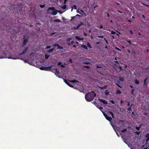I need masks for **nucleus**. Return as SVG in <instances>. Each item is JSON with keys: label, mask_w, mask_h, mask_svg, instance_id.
<instances>
[{"label": "nucleus", "mask_w": 149, "mask_h": 149, "mask_svg": "<svg viewBox=\"0 0 149 149\" xmlns=\"http://www.w3.org/2000/svg\"><path fill=\"white\" fill-rule=\"evenodd\" d=\"M96 96V94L93 91L88 92L85 94V98L87 102H91L93 100L94 97Z\"/></svg>", "instance_id": "1"}, {"label": "nucleus", "mask_w": 149, "mask_h": 149, "mask_svg": "<svg viewBox=\"0 0 149 149\" xmlns=\"http://www.w3.org/2000/svg\"><path fill=\"white\" fill-rule=\"evenodd\" d=\"M29 39V36L26 35H25L23 36V41L22 44V47L24 46L28 42Z\"/></svg>", "instance_id": "2"}, {"label": "nucleus", "mask_w": 149, "mask_h": 149, "mask_svg": "<svg viewBox=\"0 0 149 149\" xmlns=\"http://www.w3.org/2000/svg\"><path fill=\"white\" fill-rule=\"evenodd\" d=\"M148 77H147L144 80V83L143 84V86L144 87L147 88L148 87V83H147V81L148 79Z\"/></svg>", "instance_id": "3"}, {"label": "nucleus", "mask_w": 149, "mask_h": 149, "mask_svg": "<svg viewBox=\"0 0 149 149\" xmlns=\"http://www.w3.org/2000/svg\"><path fill=\"white\" fill-rule=\"evenodd\" d=\"M53 46L54 47H58L57 49H63V47L62 46H60L59 45L58 43L55 44L54 43L53 44Z\"/></svg>", "instance_id": "4"}, {"label": "nucleus", "mask_w": 149, "mask_h": 149, "mask_svg": "<svg viewBox=\"0 0 149 149\" xmlns=\"http://www.w3.org/2000/svg\"><path fill=\"white\" fill-rule=\"evenodd\" d=\"M29 48L28 47H25L22 53H21L19 55H22L24 54H25L27 53L28 50Z\"/></svg>", "instance_id": "5"}, {"label": "nucleus", "mask_w": 149, "mask_h": 149, "mask_svg": "<svg viewBox=\"0 0 149 149\" xmlns=\"http://www.w3.org/2000/svg\"><path fill=\"white\" fill-rule=\"evenodd\" d=\"M104 115L105 116L106 118L109 122H111L112 120V118L108 116L106 114H104Z\"/></svg>", "instance_id": "6"}, {"label": "nucleus", "mask_w": 149, "mask_h": 149, "mask_svg": "<svg viewBox=\"0 0 149 149\" xmlns=\"http://www.w3.org/2000/svg\"><path fill=\"white\" fill-rule=\"evenodd\" d=\"M99 100L101 102L103 103L104 104H108L107 102L104 100H102L100 98H98Z\"/></svg>", "instance_id": "7"}, {"label": "nucleus", "mask_w": 149, "mask_h": 149, "mask_svg": "<svg viewBox=\"0 0 149 149\" xmlns=\"http://www.w3.org/2000/svg\"><path fill=\"white\" fill-rule=\"evenodd\" d=\"M52 66L45 67V70L47 71H50L52 69Z\"/></svg>", "instance_id": "8"}, {"label": "nucleus", "mask_w": 149, "mask_h": 149, "mask_svg": "<svg viewBox=\"0 0 149 149\" xmlns=\"http://www.w3.org/2000/svg\"><path fill=\"white\" fill-rule=\"evenodd\" d=\"M54 72L55 73V74L56 75H57L60 73L59 71L57 69V68H55L54 70Z\"/></svg>", "instance_id": "9"}, {"label": "nucleus", "mask_w": 149, "mask_h": 149, "mask_svg": "<svg viewBox=\"0 0 149 149\" xmlns=\"http://www.w3.org/2000/svg\"><path fill=\"white\" fill-rule=\"evenodd\" d=\"M145 137L147 138V139L146 140V142H148L149 141V133H147L145 135Z\"/></svg>", "instance_id": "10"}, {"label": "nucleus", "mask_w": 149, "mask_h": 149, "mask_svg": "<svg viewBox=\"0 0 149 149\" xmlns=\"http://www.w3.org/2000/svg\"><path fill=\"white\" fill-rule=\"evenodd\" d=\"M64 82L70 87H72L73 86L72 85L70 84L68 82V81L66 79L64 80Z\"/></svg>", "instance_id": "11"}, {"label": "nucleus", "mask_w": 149, "mask_h": 149, "mask_svg": "<svg viewBox=\"0 0 149 149\" xmlns=\"http://www.w3.org/2000/svg\"><path fill=\"white\" fill-rule=\"evenodd\" d=\"M84 23H83L81 22H80L79 23L77 26V28H79L81 26L84 25Z\"/></svg>", "instance_id": "12"}, {"label": "nucleus", "mask_w": 149, "mask_h": 149, "mask_svg": "<svg viewBox=\"0 0 149 149\" xmlns=\"http://www.w3.org/2000/svg\"><path fill=\"white\" fill-rule=\"evenodd\" d=\"M75 38L78 40H84L83 38H80L79 36H75Z\"/></svg>", "instance_id": "13"}, {"label": "nucleus", "mask_w": 149, "mask_h": 149, "mask_svg": "<svg viewBox=\"0 0 149 149\" xmlns=\"http://www.w3.org/2000/svg\"><path fill=\"white\" fill-rule=\"evenodd\" d=\"M81 47L82 48H83L84 49H85L86 50L88 49V48L87 47L86 45H81Z\"/></svg>", "instance_id": "14"}, {"label": "nucleus", "mask_w": 149, "mask_h": 149, "mask_svg": "<svg viewBox=\"0 0 149 149\" xmlns=\"http://www.w3.org/2000/svg\"><path fill=\"white\" fill-rule=\"evenodd\" d=\"M107 87V85H105L104 87H100L99 86V88H100L102 90L105 89H106Z\"/></svg>", "instance_id": "15"}, {"label": "nucleus", "mask_w": 149, "mask_h": 149, "mask_svg": "<svg viewBox=\"0 0 149 149\" xmlns=\"http://www.w3.org/2000/svg\"><path fill=\"white\" fill-rule=\"evenodd\" d=\"M102 65L101 64H98L96 65L97 68H102Z\"/></svg>", "instance_id": "16"}, {"label": "nucleus", "mask_w": 149, "mask_h": 149, "mask_svg": "<svg viewBox=\"0 0 149 149\" xmlns=\"http://www.w3.org/2000/svg\"><path fill=\"white\" fill-rule=\"evenodd\" d=\"M48 10H50L53 11H54L56 10L55 8L54 7H51L48 8Z\"/></svg>", "instance_id": "17"}, {"label": "nucleus", "mask_w": 149, "mask_h": 149, "mask_svg": "<svg viewBox=\"0 0 149 149\" xmlns=\"http://www.w3.org/2000/svg\"><path fill=\"white\" fill-rule=\"evenodd\" d=\"M116 94H121L122 93L119 90V89H118L116 91Z\"/></svg>", "instance_id": "18"}, {"label": "nucleus", "mask_w": 149, "mask_h": 149, "mask_svg": "<svg viewBox=\"0 0 149 149\" xmlns=\"http://www.w3.org/2000/svg\"><path fill=\"white\" fill-rule=\"evenodd\" d=\"M69 81L72 83H74L76 82H79L78 81L76 80H75L71 81L69 80Z\"/></svg>", "instance_id": "19"}, {"label": "nucleus", "mask_w": 149, "mask_h": 149, "mask_svg": "<svg viewBox=\"0 0 149 149\" xmlns=\"http://www.w3.org/2000/svg\"><path fill=\"white\" fill-rule=\"evenodd\" d=\"M87 45L88 47L90 48H92V47L91 46L90 43L89 42H87Z\"/></svg>", "instance_id": "20"}, {"label": "nucleus", "mask_w": 149, "mask_h": 149, "mask_svg": "<svg viewBox=\"0 0 149 149\" xmlns=\"http://www.w3.org/2000/svg\"><path fill=\"white\" fill-rule=\"evenodd\" d=\"M135 83L136 84H139V81L137 79H135L134 81Z\"/></svg>", "instance_id": "21"}, {"label": "nucleus", "mask_w": 149, "mask_h": 149, "mask_svg": "<svg viewBox=\"0 0 149 149\" xmlns=\"http://www.w3.org/2000/svg\"><path fill=\"white\" fill-rule=\"evenodd\" d=\"M54 22H61V20L59 19H54Z\"/></svg>", "instance_id": "22"}, {"label": "nucleus", "mask_w": 149, "mask_h": 149, "mask_svg": "<svg viewBox=\"0 0 149 149\" xmlns=\"http://www.w3.org/2000/svg\"><path fill=\"white\" fill-rule=\"evenodd\" d=\"M109 113H110L111 114V116L113 118H114V116L113 113L112 112L110 111L109 112Z\"/></svg>", "instance_id": "23"}, {"label": "nucleus", "mask_w": 149, "mask_h": 149, "mask_svg": "<svg viewBox=\"0 0 149 149\" xmlns=\"http://www.w3.org/2000/svg\"><path fill=\"white\" fill-rule=\"evenodd\" d=\"M57 12L56 10V11H54L52 12V14L53 15H55L57 14Z\"/></svg>", "instance_id": "24"}, {"label": "nucleus", "mask_w": 149, "mask_h": 149, "mask_svg": "<svg viewBox=\"0 0 149 149\" xmlns=\"http://www.w3.org/2000/svg\"><path fill=\"white\" fill-rule=\"evenodd\" d=\"M54 48L51 49H50L49 50L47 51V52H53V51H54Z\"/></svg>", "instance_id": "25"}, {"label": "nucleus", "mask_w": 149, "mask_h": 149, "mask_svg": "<svg viewBox=\"0 0 149 149\" xmlns=\"http://www.w3.org/2000/svg\"><path fill=\"white\" fill-rule=\"evenodd\" d=\"M132 105H133V104H132L130 105V107L127 109V110L129 111H131L132 110L131 107L132 106Z\"/></svg>", "instance_id": "26"}, {"label": "nucleus", "mask_w": 149, "mask_h": 149, "mask_svg": "<svg viewBox=\"0 0 149 149\" xmlns=\"http://www.w3.org/2000/svg\"><path fill=\"white\" fill-rule=\"evenodd\" d=\"M104 93L106 95H107L109 94V92L108 90H106L104 91Z\"/></svg>", "instance_id": "27"}, {"label": "nucleus", "mask_w": 149, "mask_h": 149, "mask_svg": "<svg viewBox=\"0 0 149 149\" xmlns=\"http://www.w3.org/2000/svg\"><path fill=\"white\" fill-rule=\"evenodd\" d=\"M100 29H103L104 30H105V27H103L102 25L101 24L100 27H99Z\"/></svg>", "instance_id": "28"}, {"label": "nucleus", "mask_w": 149, "mask_h": 149, "mask_svg": "<svg viewBox=\"0 0 149 149\" xmlns=\"http://www.w3.org/2000/svg\"><path fill=\"white\" fill-rule=\"evenodd\" d=\"M62 8L63 9H65L66 8V5H64L62 7Z\"/></svg>", "instance_id": "29"}, {"label": "nucleus", "mask_w": 149, "mask_h": 149, "mask_svg": "<svg viewBox=\"0 0 149 149\" xmlns=\"http://www.w3.org/2000/svg\"><path fill=\"white\" fill-rule=\"evenodd\" d=\"M126 131H127V129H124L121 130L120 131L122 132H126Z\"/></svg>", "instance_id": "30"}, {"label": "nucleus", "mask_w": 149, "mask_h": 149, "mask_svg": "<svg viewBox=\"0 0 149 149\" xmlns=\"http://www.w3.org/2000/svg\"><path fill=\"white\" fill-rule=\"evenodd\" d=\"M95 105L98 108H100V106L97 103H96V104H95Z\"/></svg>", "instance_id": "31"}, {"label": "nucleus", "mask_w": 149, "mask_h": 149, "mask_svg": "<svg viewBox=\"0 0 149 149\" xmlns=\"http://www.w3.org/2000/svg\"><path fill=\"white\" fill-rule=\"evenodd\" d=\"M45 67L42 66L40 68V69L42 70H45Z\"/></svg>", "instance_id": "32"}, {"label": "nucleus", "mask_w": 149, "mask_h": 149, "mask_svg": "<svg viewBox=\"0 0 149 149\" xmlns=\"http://www.w3.org/2000/svg\"><path fill=\"white\" fill-rule=\"evenodd\" d=\"M49 55H45V58L46 59H47L49 57Z\"/></svg>", "instance_id": "33"}, {"label": "nucleus", "mask_w": 149, "mask_h": 149, "mask_svg": "<svg viewBox=\"0 0 149 149\" xmlns=\"http://www.w3.org/2000/svg\"><path fill=\"white\" fill-rule=\"evenodd\" d=\"M135 90L134 89H132L131 92V93L132 94V95L134 94V91Z\"/></svg>", "instance_id": "34"}, {"label": "nucleus", "mask_w": 149, "mask_h": 149, "mask_svg": "<svg viewBox=\"0 0 149 149\" xmlns=\"http://www.w3.org/2000/svg\"><path fill=\"white\" fill-rule=\"evenodd\" d=\"M40 8H43L45 6V5H40Z\"/></svg>", "instance_id": "35"}, {"label": "nucleus", "mask_w": 149, "mask_h": 149, "mask_svg": "<svg viewBox=\"0 0 149 149\" xmlns=\"http://www.w3.org/2000/svg\"><path fill=\"white\" fill-rule=\"evenodd\" d=\"M119 80L120 81H123V77H120Z\"/></svg>", "instance_id": "36"}, {"label": "nucleus", "mask_w": 149, "mask_h": 149, "mask_svg": "<svg viewBox=\"0 0 149 149\" xmlns=\"http://www.w3.org/2000/svg\"><path fill=\"white\" fill-rule=\"evenodd\" d=\"M115 49L117 50H118L119 51H121V50L119 48H118L117 47H115Z\"/></svg>", "instance_id": "37"}, {"label": "nucleus", "mask_w": 149, "mask_h": 149, "mask_svg": "<svg viewBox=\"0 0 149 149\" xmlns=\"http://www.w3.org/2000/svg\"><path fill=\"white\" fill-rule=\"evenodd\" d=\"M140 132H135V133L137 135H139L140 133Z\"/></svg>", "instance_id": "38"}, {"label": "nucleus", "mask_w": 149, "mask_h": 149, "mask_svg": "<svg viewBox=\"0 0 149 149\" xmlns=\"http://www.w3.org/2000/svg\"><path fill=\"white\" fill-rule=\"evenodd\" d=\"M73 29H75V30H77V29L78 28H77V26H74L73 27V28H72Z\"/></svg>", "instance_id": "39"}, {"label": "nucleus", "mask_w": 149, "mask_h": 149, "mask_svg": "<svg viewBox=\"0 0 149 149\" xmlns=\"http://www.w3.org/2000/svg\"><path fill=\"white\" fill-rule=\"evenodd\" d=\"M97 37L99 38H104V36L103 35L102 36H97Z\"/></svg>", "instance_id": "40"}, {"label": "nucleus", "mask_w": 149, "mask_h": 149, "mask_svg": "<svg viewBox=\"0 0 149 149\" xmlns=\"http://www.w3.org/2000/svg\"><path fill=\"white\" fill-rule=\"evenodd\" d=\"M140 128V127H138L136 126V127L135 128H136V130H139V128Z\"/></svg>", "instance_id": "41"}, {"label": "nucleus", "mask_w": 149, "mask_h": 149, "mask_svg": "<svg viewBox=\"0 0 149 149\" xmlns=\"http://www.w3.org/2000/svg\"><path fill=\"white\" fill-rule=\"evenodd\" d=\"M84 67L88 69H89L90 68V67L88 66H84Z\"/></svg>", "instance_id": "42"}, {"label": "nucleus", "mask_w": 149, "mask_h": 149, "mask_svg": "<svg viewBox=\"0 0 149 149\" xmlns=\"http://www.w3.org/2000/svg\"><path fill=\"white\" fill-rule=\"evenodd\" d=\"M118 68L119 69L120 71H121L123 69L121 66H119L118 67Z\"/></svg>", "instance_id": "43"}, {"label": "nucleus", "mask_w": 149, "mask_h": 149, "mask_svg": "<svg viewBox=\"0 0 149 149\" xmlns=\"http://www.w3.org/2000/svg\"><path fill=\"white\" fill-rule=\"evenodd\" d=\"M111 33L112 34L114 35V34H116V33L115 31H112L111 32Z\"/></svg>", "instance_id": "44"}, {"label": "nucleus", "mask_w": 149, "mask_h": 149, "mask_svg": "<svg viewBox=\"0 0 149 149\" xmlns=\"http://www.w3.org/2000/svg\"><path fill=\"white\" fill-rule=\"evenodd\" d=\"M51 47V46H47L46 47V49H49Z\"/></svg>", "instance_id": "45"}, {"label": "nucleus", "mask_w": 149, "mask_h": 149, "mask_svg": "<svg viewBox=\"0 0 149 149\" xmlns=\"http://www.w3.org/2000/svg\"><path fill=\"white\" fill-rule=\"evenodd\" d=\"M61 62H58V63H57V65H61Z\"/></svg>", "instance_id": "46"}, {"label": "nucleus", "mask_w": 149, "mask_h": 149, "mask_svg": "<svg viewBox=\"0 0 149 149\" xmlns=\"http://www.w3.org/2000/svg\"><path fill=\"white\" fill-rule=\"evenodd\" d=\"M127 41L130 44H131V43L130 39H128L127 40Z\"/></svg>", "instance_id": "47"}, {"label": "nucleus", "mask_w": 149, "mask_h": 149, "mask_svg": "<svg viewBox=\"0 0 149 149\" xmlns=\"http://www.w3.org/2000/svg\"><path fill=\"white\" fill-rule=\"evenodd\" d=\"M116 85L118 86V87H120V88H121L122 87L120 86L119 84H117V83H116Z\"/></svg>", "instance_id": "48"}, {"label": "nucleus", "mask_w": 149, "mask_h": 149, "mask_svg": "<svg viewBox=\"0 0 149 149\" xmlns=\"http://www.w3.org/2000/svg\"><path fill=\"white\" fill-rule=\"evenodd\" d=\"M111 102L112 104H114L115 102H114V101L113 100H111Z\"/></svg>", "instance_id": "49"}, {"label": "nucleus", "mask_w": 149, "mask_h": 149, "mask_svg": "<svg viewBox=\"0 0 149 149\" xmlns=\"http://www.w3.org/2000/svg\"><path fill=\"white\" fill-rule=\"evenodd\" d=\"M130 105V102H128L127 104V106H129Z\"/></svg>", "instance_id": "50"}, {"label": "nucleus", "mask_w": 149, "mask_h": 149, "mask_svg": "<svg viewBox=\"0 0 149 149\" xmlns=\"http://www.w3.org/2000/svg\"><path fill=\"white\" fill-rule=\"evenodd\" d=\"M143 5L144 6H146L147 7H149V6L148 5H147V4H146L144 3H143Z\"/></svg>", "instance_id": "51"}, {"label": "nucleus", "mask_w": 149, "mask_h": 149, "mask_svg": "<svg viewBox=\"0 0 149 149\" xmlns=\"http://www.w3.org/2000/svg\"><path fill=\"white\" fill-rule=\"evenodd\" d=\"M104 40L106 41V43H107V44H108V41L105 38H104Z\"/></svg>", "instance_id": "52"}, {"label": "nucleus", "mask_w": 149, "mask_h": 149, "mask_svg": "<svg viewBox=\"0 0 149 149\" xmlns=\"http://www.w3.org/2000/svg\"><path fill=\"white\" fill-rule=\"evenodd\" d=\"M141 17L142 18H144L145 19V16H144V15H142L141 16Z\"/></svg>", "instance_id": "53"}, {"label": "nucleus", "mask_w": 149, "mask_h": 149, "mask_svg": "<svg viewBox=\"0 0 149 149\" xmlns=\"http://www.w3.org/2000/svg\"><path fill=\"white\" fill-rule=\"evenodd\" d=\"M103 108L102 107L100 106L98 109H99L100 110H101Z\"/></svg>", "instance_id": "54"}, {"label": "nucleus", "mask_w": 149, "mask_h": 149, "mask_svg": "<svg viewBox=\"0 0 149 149\" xmlns=\"http://www.w3.org/2000/svg\"><path fill=\"white\" fill-rule=\"evenodd\" d=\"M69 61L70 63H72V60L71 59H70L69 60Z\"/></svg>", "instance_id": "55"}, {"label": "nucleus", "mask_w": 149, "mask_h": 149, "mask_svg": "<svg viewBox=\"0 0 149 149\" xmlns=\"http://www.w3.org/2000/svg\"><path fill=\"white\" fill-rule=\"evenodd\" d=\"M84 36H87V34L86 33H84Z\"/></svg>", "instance_id": "56"}, {"label": "nucleus", "mask_w": 149, "mask_h": 149, "mask_svg": "<svg viewBox=\"0 0 149 149\" xmlns=\"http://www.w3.org/2000/svg\"><path fill=\"white\" fill-rule=\"evenodd\" d=\"M84 63L85 64H88L89 63L88 62H84Z\"/></svg>", "instance_id": "57"}, {"label": "nucleus", "mask_w": 149, "mask_h": 149, "mask_svg": "<svg viewBox=\"0 0 149 149\" xmlns=\"http://www.w3.org/2000/svg\"><path fill=\"white\" fill-rule=\"evenodd\" d=\"M74 9H77V7H76V5H74Z\"/></svg>", "instance_id": "58"}, {"label": "nucleus", "mask_w": 149, "mask_h": 149, "mask_svg": "<svg viewBox=\"0 0 149 149\" xmlns=\"http://www.w3.org/2000/svg\"><path fill=\"white\" fill-rule=\"evenodd\" d=\"M130 33L131 34H133V32L131 30L130 31Z\"/></svg>", "instance_id": "59"}, {"label": "nucleus", "mask_w": 149, "mask_h": 149, "mask_svg": "<svg viewBox=\"0 0 149 149\" xmlns=\"http://www.w3.org/2000/svg\"><path fill=\"white\" fill-rule=\"evenodd\" d=\"M61 67L62 68H63L65 67V66L63 65H61Z\"/></svg>", "instance_id": "60"}, {"label": "nucleus", "mask_w": 149, "mask_h": 149, "mask_svg": "<svg viewBox=\"0 0 149 149\" xmlns=\"http://www.w3.org/2000/svg\"><path fill=\"white\" fill-rule=\"evenodd\" d=\"M107 16L109 18V15L108 13H107Z\"/></svg>", "instance_id": "61"}, {"label": "nucleus", "mask_w": 149, "mask_h": 149, "mask_svg": "<svg viewBox=\"0 0 149 149\" xmlns=\"http://www.w3.org/2000/svg\"><path fill=\"white\" fill-rule=\"evenodd\" d=\"M116 132V133L117 134V135H118V136L119 137L120 136L119 135V134H118V132Z\"/></svg>", "instance_id": "62"}, {"label": "nucleus", "mask_w": 149, "mask_h": 149, "mask_svg": "<svg viewBox=\"0 0 149 149\" xmlns=\"http://www.w3.org/2000/svg\"><path fill=\"white\" fill-rule=\"evenodd\" d=\"M149 69V67H148V68H145V70H148V69Z\"/></svg>", "instance_id": "63"}, {"label": "nucleus", "mask_w": 149, "mask_h": 149, "mask_svg": "<svg viewBox=\"0 0 149 149\" xmlns=\"http://www.w3.org/2000/svg\"><path fill=\"white\" fill-rule=\"evenodd\" d=\"M71 44H73L74 43V41H72L71 42Z\"/></svg>", "instance_id": "64"}]
</instances>
